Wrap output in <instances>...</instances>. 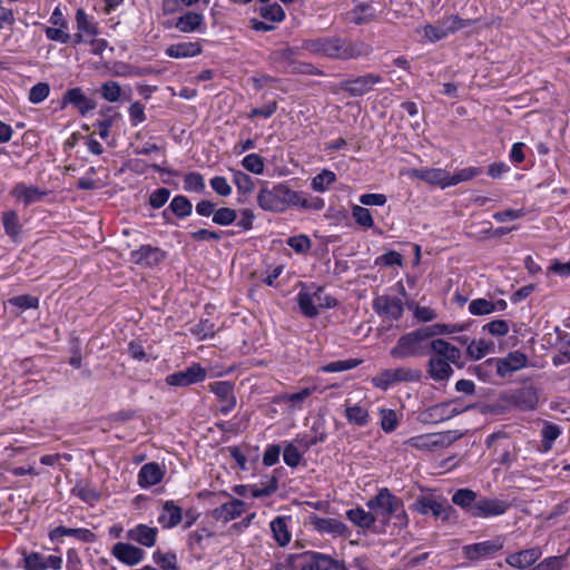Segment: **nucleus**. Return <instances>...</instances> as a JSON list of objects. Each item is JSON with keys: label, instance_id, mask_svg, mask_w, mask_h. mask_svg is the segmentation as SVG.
I'll return each instance as SVG.
<instances>
[{"label": "nucleus", "instance_id": "f257e3e1", "mask_svg": "<svg viewBox=\"0 0 570 570\" xmlns=\"http://www.w3.org/2000/svg\"><path fill=\"white\" fill-rule=\"evenodd\" d=\"M430 354L426 372L435 382L451 379L454 373L452 364L459 368L464 366L461 351L443 338H434L430 342Z\"/></svg>", "mask_w": 570, "mask_h": 570}, {"label": "nucleus", "instance_id": "f03ea898", "mask_svg": "<svg viewBox=\"0 0 570 570\" xmlns=\"http://www.w3.org/2000/svg\"><path fill=\"white\" fill-rule=\"evenodd\" d=\"M366 507L373 511L383 522L387 523L392 519H395L394 524L404 528L409 523V517L404 509V504L401 498L396 497L391 492L389 488H382L377 493L372 497L367 502Z\"/></svg>", "mask_w": 570, "mask_h": 570}, {"label": "nucleus", "instance_id": "7ed1b4c3", "mask_svg": "<svg viewBox=\"0 0 570 570\" xmlns=\"http://www.w3.org/2000/svg\"><path fill=\"white\" fill-rule=\"evenodd\" d=\"M302 49L314 55L342 60L357 58L362 55V50L357 45L337 37H323L304 40Z\"/></svg>", "mask_w": 570, "mask_h": 570}, {"label": "nucleus", "instance_id": "20e7f679", "mask_svg": "<svg viewBox=\"0 0 570 570\" xmlns=\"http://www.w3.org/2000/svg\"><path fill=\"white\" fill-rule=\"evenodd\" d=\"M298 202V191L286 184H277L272 188L264 187L257 195V203L264 210L282 213Z\"/></svg>", "mask_w": 570, "mask_h": 570}, {"label": "nucleus", "instance_id": "39448f33", "mask_svg": "<svg viewBox=\"0 0 570 570\" xmlns=\"http://www.w3.org/2000/svg\"><path fill=\"white\" fill-rule=\"evenodd\" d=\"M411 510L422 515H432L436 520L446 522L455 513L448 500L433 491L422 492L411 504Z\"/></svg>", "mask_w": 570, "mask_h": 570}, {"label": "nucleus", "instance_id": "423d86ee", "mask_svg": "<svg viewBox=\"0 0 570 570\" xmlns=\"http://www.w3.org/2000/svg\"><path fill=\"white\" fill-rule=\"evenodd\" d=\"M428 354H430V342L426 341L421 328L402 335L390 351V355L395 360Z\"/></svg>", "mask_w": 570, "mask_h": 570}, {"label": "nucleus", "instance_id": "0eeeda50", "mask_svg": "<svg viewBox=\"0 0 570 570\" xmlns=\"http://www.w3.org/2000/svg\"><path fill=\"white\" fill-rule=\"evenodd\" d=\"M292 559L295 570H346L344 561L316 551H304Z\"/></svg>", "mask_w": 570, "mask_h": 570}, {"label": "nucleus", "instance_id": "6e6552de", "mask_svg": "<svg viewBox=\"0 0 570 570\" xmlns=\"http://www.w3.org/2000/svg\"><path fill=\"white\" fill-rule=\"evenodd\" d=\"M475 22V19H463L456 14H451L438 20L434 24L424 26L423 35L430 42H438L463 28L473 26Z\"/></svg>", "mask_w": 570, "mask_h": 570}, {"label": "nucleus", "instance_id": "1a4fd4ad", "mask_svg": "<svg viewBox=\"0 0 570 570\" xmlns=\"http://www.w3.org/2000/svg\"><path fill=\"white\" fill-rule=\"evenodd\" d=\"M297 303L302 313L307 317L318 315L320 308H328L336 305V301L327 296L322 287H312L299 292Z\"/></svg>", "mask_w": 570, "mask_h": 570}, {"label": "nucleus", "instance_id": "9d476101", "mask_svg": "<svg viewBox=\"0 0 570 570\" xmlns=\"http://www.w3.org/2000/svg\"><path fill=\"white\" fill-rule=\"evenodd\" d=\"M422 377V372L411 367H396L384 370L372 379V384L386 391L389 387L402 382H419Z\"/></svg>", "mask_w": 570, "mask_h": 570}, {"label": "nucleus", "instance_id": "9b49d317", "mask_svg": "<svg viewBox=\"0 0 570 570\" xmlns=\"http://www.w3.org/2000/svg\"><path fill=\"white\" fill-rule=\"evenodd\" d=\"M504 547V538L497 535L490 540L462 547V556L471 562L493 558Z\"/></svg>", "mask_w": 570, "mask_h": 570}, {"label": "nucleus", "instance_id": "f8f14e48", "mask_svg": "<svg viewBox=\"0 0 570 570\" xmlns=\"http://www.w3.org/2000/svg\"><path fill=\"white\" fill-rule=\"evenodd\" d=\"M501 400L523 412L533 411L539 403L537 390L532 385L504 392Z\"/></svg>", "mask_w": 570, "mask_h": 570}, {"label": "nucleus", "instance_id": "ddd939ff", "mask_svg": "<svg viewBox=\"0 0 570 570\" xmlns=\"http://www.w3.org/2000/svg\"><path fill=\"white\" fill-rule=\"evenodd\" d=\"M298 55V48L286 47L275 50L271 53V59L284 72L289 73H311L309 65L296 63L295 57Z\"/></svg>", "mask_w": 570, "mask_h": 570}, {"label": "nucleus", "instance_id": "4468645a", "mask_svg": "<svg viewBox=\"0 0 570 570\" xmlns=\"http://www.w3.org/2000/svg\"><path fill=\"white\" fill-rule=\"evenodd\" d=\"M485 364L494 366L498 375L505 377L508 374L524 368L528 364V356L520 351H514L502 358H489Z\"/></svg>", "mask_w": 570, "mask_h": 570}, {"label": "nucleus", "instance_id": "2eb2a0df", "mask_svg": "<svg viewBox=\"0 0 570 570\" xmlns=\"http://www.w3.org/2000/svg\"><path fill=\"white\" fill-rule=\"evenodd\" d=\"M206 370L199 363H193L184 371H178L166 376V383L170 386L185 387L205 381Z\"/></svg>", "mask_w": 570, "mask_h": 570}, {"label": "nucleus", "instance_id": "dca6fc26", "mask_svg": "<svg viewBox=\"0 0 570 570\" xmlns=\"http://www.w3.org/2000/svg\"><path fill=\"white\" fill-rule=\"evenodd\" d=\"M382 77L376 73H366L340 83V89L351 97H362L373 90L374 86L382 82Z\"/></svg>", "mask_w": 570, "mask_h": 570}, {"label": "nucleus", "instance_id": "f3484780", "mask_svg": "<svg viewBox=\"0 0 570 570\" xmlns=\"http://www.w3.org/2000/svg\"><path fill=\"white\" fill-rule=\"evenodd\" d=\"M208 389L220 402L219 412L222 414L227 415L235 409L237 399L234 393V383L229 381H217L210 383Z\"/></svg>", "mask_w": 570, "mask_h": 570}, {"label": "nucleus", "instance_id": "a211bd4d", "mask_svg": "<svg viewBox=\"0 0 570 570\" xmlns=\"http://www.w3.org/2000/svg\"><path fill=\"white\" fill-rule=\"evenodd\" d=\"M373 309L381 317L397 321L403 314V303L399 297L381 295L373 299Z\"/></svg>", "mask_w": 570, "mask_h": 570}, {"label": "nucleus", "instance_id": "6ab92c4d", "mask_svg": "<svg viewBox=\"0 0 570 570\" xmlns=\"http://www.w3.org/2000/svg\"><path fill=\"white\" fill-rule=\"evenodd\" d=\"M510 504L500 499L480 498L474 507L473 518L499 517L507 512Z\"/></svg>", "mask_w": 570, "mask_h": 570}, {"label": "nucleus", "instance_id": "aec40b11", "mask_svg": "<svg viewBox=\"0 0 570 570\" xmlns=\"http://www.w3.org/2000/svg\"><path fill=\"white\" fill-rule=\"evenodd\" d=\"M344 16L346 21L356 26L370 23L379 17L373 2L356 3L354 8L347 11Z\"/></svg>", "mask_w": 570, "mask_h": 570}, {"label": "nucleus", "instance_id": "412c9836", "mask_svg": "<svg viewBox=\"0 0 570 570\" xmlns=\"http://www.w3.org/2000/svg\"><path fill=\"white\" fill-rule=\"evenodd\" d=\"M111 553L117 560L129 567L140 563L145 557L142 549L124 542L116 543Z\"/></svg>", "mask_w": 570, "mask_h": 570}, {"label": "nucleus", "instance_id": "4be33fe9", "mask_svg": "<svg viewBox=\"0 0 570 570\" xmlns=\"http://www.w3.org/2000/svg\"><path fill=\"white\" fill-rule=\"evenodd\" d=\"M409 176L443 189L448 187L449 173L443 168H413L409 171Z\"/></svg>", "mask_w": 570, "mask_h": 570}, {"label": "nucleus", "instance_id": "5701e85b", "mask_svg": "<svg viewBox=\"0 0 570 570\" xmlns=\"http://www.w3.org/2000/svg\"><path fill=\"white\" fill-rule=\"evenodd\" d=\"M542 556V551L539 547H532L518 552L510 553L505 558V562L517 569H527L533 566Z\"/></svg>", "mask_w": 570, "mask_h": 570}, {"label": "nucleus", "instance_id": "b1692460", "mask_svg": "<svg viewBox=\"0 0 570 570\" xmlns=\"http://www.w3.org/2000/svg\"><path fill=\"white\" fill-rule=\"evenodd\" d=\"M245 511V502L239 499H232L228 502L220 504L212 511V517L216 521L227 523L238 517Z\"/></svg>", "mask_w": 570, "mask_h": 570}, {"label": "nucleus", "instance_id": "393cba45", "mask_svg": "<svg viewBox=\"0 0 570 570\" xmlns=\"http://www.w3.org/2000/svg\"><path fill=\"white\" fill-rule=\"evenodd\" d=\"M63 105H72L80 115L85 116L96 108L94 99L88 98L80 88L75 87L67 90L62 97Z\"/></svg>", "mask_w": 570, "mask_h": 570}, {"label": "nucleus", "instance_id": "a878e982", "mask_svg": "<svg viewBox=\"0 0 570 570\" xmlns=\"http://www.w3.org/2000/svg\"><path fill=\"white\" fill-rule=\"evenodd\" d=\"M164 258V252L151 245H142L137 250L131 252V259L138 265L155 266L163 262Z\"/></svg>", "mask_w": 570, "mask_h": 570}, {"label": "nucleus", "instance_id": "bb28decb", "mask_svg": "<svg viewBox=\"0 0 570 570\" xmlns=\"http://www.w3.org/2000/svg\"><path fill=\"white\" fill-rule=\"evenodd\" d=\"M47 194L46 190L37 186H28L23 183L17 184L11 190V195L18 200H21L24 206L40 202Z\"/></svg>", "mask_w": 570, "mask_h": 570}, {"label": "nucleus", "instance_id": "cd10ccee", "mask_svg": "<svg viewBox=\"0 0 570 570\" xmlns=\"http://www.w3.org/2000/svg\"><path fill=\"white\" fill-rule=\"evenodd\" d=\"M203 51L199 41H186L173 43L166 48L165 53L170 58H191L200 55Z\"/></svg>", "mask_w": 570, "mask_h": 570}, {"label": "nucleus", "instance_id": "c85d7f7f", "mask_svg": "<svg viewBox=\"0 0 570 570\" xmlns=\"http://www.w3.org/2000/svg\"><path fill=\"white\" fill-rule=\"evenodd\" d=\"M164 478V470L156 462H149L140 468L138 473V484L141 488H149L158 484Z\"/></svg>", "mask_w": 570, "mask_h": 570}, {"label": "nucleus", "instance_id": "c756f323", "mask_svg": "<svg viewBox=\"0 0 570 570\" xmlns=\"http://www.w3.org/2000/svg\"><path fill=\"white\" fill-rule=\"evenodd\" d=\"M157 533V528L138 524L127 531V539L150 548L156 543Z\"/></svg>", "mask_w": 570, "mask_h": 570}, {"label": "nucleus", "instance_id": "7c9ffc66", "mask_svg": "<svg viewBox=\"0 0 570 570\" xmlns=\"http://www.w3.org/2000/svg\"><path fill=\"white\" fill-rule=\"evenodd\" d=\"M181 520V509L176 505L174 501H166L163 505L160 514L158 515V523L164 529H171L178 525Z\"/></svg>", "mask_w": 570, "mask_h": 570}, {"label": "nucleus", "instance_id": "2f4dec72", "mask_svg": "<svg viewBox=\"0 0 570 570\" xmlns=\"http://www.w3.org/2000/svg\"><path fill=\"white\" fill-rule=\"evenodd\" d=\"M205 26V19L202 13L187 11L181 14L175 22V28L184 33L199 31Z\"/></svg>", "mask_w": 570, "mask_h": 570}, {"label": "nucleus", "instance_id": "473e14b6", "mask_svg": "<svg viewBox=\"0 0 570 570\" xmlns=\"http://www.w3.org/2000/svg\"><path fill=\"white\" fill-rule=\"evenodd\" d=\"M66 535L73 537L82 542H94L96 540V534L91 530L83 528H67L60 525L50 532L51 540H57Z\"/></svg>", "mask_w": 570, "mask_h": 570}, {"label": "nucleus", "instance_id": "72a5a7b5", "mask_svg": "<svg viewBox=\"0 0 570 570\" xmlns=\"http://www.w3.org/2000/svg\"><path fill=\"white\" fill-rule=\"evenodd\" d=\"M314 527L320 532L330 533L335 537H346L350 533L345 523L333 518H317Z\"/></svg>", "mask_w": 570, "mask_h": 570}, {"label": "nucleus", "instance_id": "f704fd0d", "mask_svg": "<svg viewBox=\"0 0 570 570\" xmlns=\"http://www.w3.org/2000/svg\"><path fill=\"white\" fill-rule=\"evenodd\" d=\"M346 518L356 527L363 530H370L376 522V515L373 511H365L361 507H356L346 511Z\"/></svg>", "mask_w": 570, "mask_h": 570}, {"label": "nucleus", "instance_id": "c9c22d12", "mask_svg": "<svg viewBox=\"0 0 570 570\" xmlns=\"http://www.w3.org/2000/svg\"><path fill=\"white\" fill-rule=\"evenodd\" d=\"M452 502L473 517L474 507L478 503V494L468 488L459 489L452 495Z\"/></svg>", "mask_w": 570, "mask_h": 570}, {"label": "nucleus", "instance_id": "e433bc0d", "mask_svg": "<svg viewBox=\"0 0 570 570\" xmlns=\"http://www.w3.org/2000/svg\"><path fill=\"white\" fill-rule=\"evenodd\" d=\"M1 219L6 234L13 242H17L22 232V225L20 224L18 213L16 210H7L2 214Z\"/></svg>", "mask_w": 570, "mask_h": 570}, {"label": "nucleus", "instance_id": "4c0bfd02", "mask_svg": "<svg viewBox=\"0 0 570 570\" xmlns=\"http://www.w3.org/2000/svg\"><path fill=\"white\" fill-rule=\"evenodd\" d=\"M345 417L350 424L365 426L370 422L368 410L360 404L347 405L345 407Z\"/></svg>", "mask_w": 570, "mask_h": 570}, {"label": "nucleus", "instance_id": "58836bf2", "mask_svg": "<svg viewBox=\"0 0 570 570\" xmlns=\"http://www.w3.org/2000/svg\"><path fill=\"white\" fill-rule=\"evenodd\" d=\"M271 530L273 538L281 546L285 547L289 543L292 534L288 530L286 519L284 517H277L271 522Z\"/></svg>", "mask_w": 570, "mask_h": 570}, {"label": "nucleus", "instance_id": "ea45409f", "mask_svg": "<svg viewBox=\"0 0 570 570\" xmlns=\"http://www.w3.org/2000/svg\"><path fill=\"white\" fill-rule=\"evenodd\" d=\"M465 330V325H449V324H433L430 326L421 327L426 341L431 337L444 334H452Z\"/></svg>", "mask_w": 570, "mask_h": 570}, {"label": "nucleus", "instance_id": "a19ab883", "mask_svg": "<svg viewBox=\"0 0 570 570\" xmlns=\"http://www.w3.org/2000/svg\"><path fill=\"white\" fill-rule=\"evenodd\" d=\"M336 174L328 169H323L312 179V189L317 193H324L336 181Z\"/></svg>", "mask_w": 570, "mask_h": 570}, {"label": "nucleus", "instance_id": "79ce46f5", "mask_svg": "<svg viewBox=\"0 0 570 570\" xmlns=\"http://www.w3.org/2000/svg\"><path fill=\"white\" fill-rule=\"evenodd\" d=\"M71 493L83 502L90 504L98 501L100 497L99 492L91 484L82 481L76 483L71 490Z\"/></svg>", "mask_w": 570, "mask_h": 570}, {"label": "nucleus", "instance_id": "37998d69", "mask_svg": "<svg viewBox=\"0 0 570 570\" xmlns=\"http://www.w3.org/2000/svg\"><path fill=\"white\" fill-rule=\"evenodd\" d=\"M561 428L552 422L546 421L541 430L542 448L544 452L552 449L553 442L560 436Z\"/></svg>", "mask_w": 570, "mask_h": 570}, {"label": "nucleus", "instance_id": "c03bdc74", "mask_svg": "<svg viewBox=\"0 0 570 570\" xmlns=\"http://www.w3.org/2000/svg\"><path fill=\"white\" fill-rule=\"evenodd\" d=\"M494 348L493 342L473 340L466 347V353L472 360H481Z\"/></svg>", "mask_w": 570, "mask_h": 570}, {"label": "nucleus", "instance_id": "a18cd8bd", "mask_svg": "<svg viewBox=\"0 0 570 570\" xmlns=\"http://www.w3.org/2000/svg\"><path fill=\"white\" fill-rule=\"evenodd\" d=\"M568 566L567 554L544 558L530 570H562Z\"/></svg>", "mask_w": 570, "mask_h": 570}, {"label": "nucleus", "instance_id": "49530a36", "mask_svg": "<svg viewBox=\"0 0 570 570\" xmlns=\"http://www.w3.org/2000/svg\"><path fill=\"white\" fill-rule=\"evenodd\" d=\"M316 391V386L305 387L296 393H286L281 396L284 403H289L292 409H301L302 403Z\"/></svg>", "mask_w": 570, "mask_h": 570}, {"label": "nucleus", "instance_id": "de8ad7c7", "mask_svg": "<svg viewBox=\"0 0 570 570\" xmlns=\"http://www.w3.org/2000/svg\"><path fill=\"white\" fill-rule=\"evenodd\" d=\"M169 209L179 218H185L191 214L193 205L189 199L183 195L175 196L169 205Z\"/></svg>", "mask_w": 570, "mask_h": 570}, {"label": "nucleus", "instance_id": "09e8293b", "mask_svg": "<svg viewBox=\"0 0 570 570\" xmlns=\"http://www.w3.org/2000/svg\"><path fill=\"white\" fill-rule=\"evenodd\" d=\"M352 217L354 218L355 223L363 228L368 229L374 226L372 213L364 206L353 205Z\"/></svg>", "mask_w": 570, "mask_h": 570}, {"label": "nucleus", "instance_id": "8fccbe9b", "mask_svg": "<svg viewBox=\"0 0 570 570\" xmlns=\"http://www.w3.org/2000/svg\"><path fill=\"white\" fill-rule=\"evenodd\" d=\"M482 173L479 167H468L455 171L453 175L449 174V179H446L448 187L455 186L459 183L470 180Z\"/></svg>", "mask_w": 570, "mask_h": 570}, {"label": "nucleus", "instance_id": "3c124183", "mask_svg": "<svg viewBox=\"0 0 570 570\" xmlns=\"http://www.w3.org/2000/svg\"><path fill=\"white\" fill-rule=\"evenodd\" d=\"M190 333L196 336L198 341L213 338L215 335V324L209 320H202L190 328Z\"/></svg>", "mask_w": 570, "mask_h": 570}, {"label": "nucleus", "instance_id": "603ef678", "mask_svg": "<svg viewBox=\"0 0 570 570\" xmlns=\"http://www.w3.org/2000/svg\"><path fill=\"white\" fill-rule=\"evenodd\" d=\"M261 16L271 22H282L285 19V11L278 3H269L261 7Z\"/></svg>", "mask_w": 570, "mask_h": 570}, {"label": "nucleus", "instance_id": "864d4df0", "mask_svg": "<svg viewBox=\"0 0 570 570\" xmlns=\"http://www.w3.org/2000/svg\"><path fill=\"white\" fill-rule=\"evenodd\" d=\"M302 452L299 451L298 446H296L292 442L285 443L284 450H283V460L286 465L289 468H296L299 465L302 461Z\"/></svg>", "mask_w": 570, "mask_h": 570}, {"label": "nucleus", "instance_id": "5fc2aeb1", "mask_svg": "<svg viewBox=\"0 0 570 570\" xmlns=\"http://www.w3.org/2000/svg\"><path fill=\"white\" fill-rule=\"evenodd\" d=\"M242 166L247 170L255 175H261L264 173L265 161L264 158L258 154H249L245 156L242 160Z\"/></svg>", "mask_w": 570, "mask_h": 570}, {"label": "nucleus", "instance_id": "6e6d98bb", "mask_svg": "<svg viewBox=\"0 0 570 570\" xmlns=\"http://www.w3.org/2000/svg\"><path fill=\"white\" fill-rule=\"evenodd\" d=\"M361 362L355 358L340 360L331 362L321 367L324 373H337L355 368Z\"/></svg>", "mask_w": 570, "mask_h": 570}, {"label": "nucleus", "instance_id": "4d7b16f0", "mask_svg": "<svg viewBox=\"0 0 570 570\" xmlns=\"http://www.w3.org/2000/svg\"><path fill=\"white\" fill-rule=\"evenodd\" d=\"M100 94L105 100L116 102L121 97V87L117 81L108 80L101 85Z\"/></svg>", "mask_w": 570, "mask_h": 570}, {"label": "nucleus", "instance_id": "13d9d810", "mask_svg": "<svg viewBox=\"0 0 570 570\" xmlns=\"http://www.w3.org/2000/svg\"><path fill=\"white\" fill-rule=\"evenodd\" d=\"M184 189L186 191L202 193L205 189V180L202 174L191 171L184 177Z\"/></svg>", "mask_w": 570, "mask_h": 570}, {"label": "nucleus", "instance_id": "bf43d9fd", "mask_svg": "<svg viewBox=\"0 0 570 570\" xmlns=\"http://www.w3.org/2000/svg\"><path fill=\"white\" fill-rule=\"evenodd\" d=\"M233 171V181L237 187L238 193L248 194L254 189V181L252 177L240 170Z\"/></svg>", "mask_w": 570, "mask_h": 570}, {"label": "nucleus", "instance_id": "052dcab7", "mask_svg": "<svg viewBox=\"0 0 570 570\" xmlns=\"http://www.w3.org/2000/svg\"><path fill=\"white\" fill-rule=\"evenodd\" d=\"M449 413L448 402L435 404L425 411V415L435 423L450 420Z\"/></svg>", "mask_w": 570, "mask_h": 570}, {"label": "nucleus", "instance_id": "680f3d73", "mask_svg": "<svg viewBox=\"0 0 570 570\" xmlns=\"http://www.w3.org/2000/svg\"><path fill=\"white\" fill-rule=\"evenodd\" d=\"M153 558L163 570H178L177 556L174 552L161 553L156 551Z\"/></svg>", "mask_w": 570, "mask_h": 570}, {"label": "nucleus", "instance_id": "e2e57ef3", "mask_svg": "<svg viewBox=\"0 0 570 570\" xmlns=\"http://www.w3.org/2000/svg\"><path fill=\"white\" fill-rule=\"evenodd\" d=\"M237 218V212L229 207H222L216 209L213 217V223L220 226H228Z\"/></svg>", "mask_w": 570, "mask_h": 570}, {"label": "nucleus", "instance_id": "0e129e2a", "mask_svg": "<svg viewBox=\"0 0 570 570\" xmlns=\"http://www.w3.org/2000/svg\"><path fill=\"white\" fill-rule=\"evenodd\" d=\"M381 428L384 432L391 433L393 432L399 424L397 414L394 410L391 409H382L381 412Z\"/></svg>", "mask_w": 570, "mask_h": 570}, {"label": "nucleus", "instance_id": "69168bd1", "mask_svg": "<svg viewBox=\"0 0 570 570\" xmlns=\"http://www.w3.org/2000/svg\"><path fill=\"white\" fill-rule=\"evenodd\" d=\"M469 312L475 316L488 315L494 312V307L491 301L476 298L470 302Z\"/></svg>", "mask_w": 570, "mask_h": 570}, {"label": "nucleus", "instance_id": "338daca9", "mask_svg": "<svg viewBox=\"0 0 570 570\" xmlns=\"http://www.w3.org/2000/svg\"><path fill=\"white\" fill-rule=\"evenodd\" d=\"M77 29L88 36H95L98 33L96 26H94L85 12L83 9L79 8L76 12Z\"/></svg>", "mask_w": 570, "mask_h": 570}, {"label": "nucleus", "instance_id": "774afa93", "mask_svg": "<svg viewBox=\"0 0 570 570\" xmlns=\"http://www.w3.org/2000/svg\"><path fill=\"white\" fill-rule=\"evenodd\" d=\"M24 570H46L45 556L39 552L24 554Z\"/></svg>", "mask_w": 570, "mask_h": 570}]
</instances>
